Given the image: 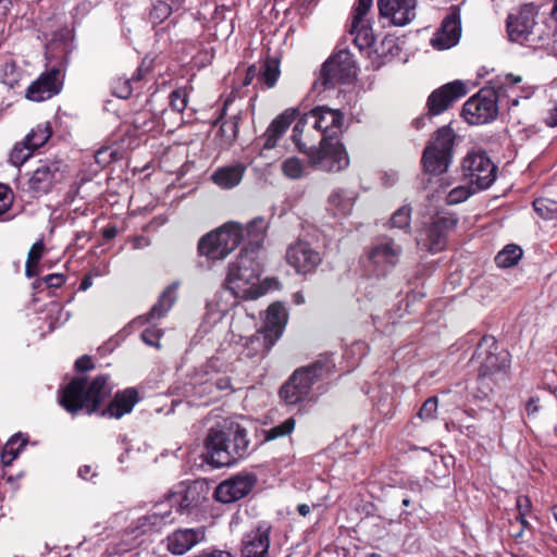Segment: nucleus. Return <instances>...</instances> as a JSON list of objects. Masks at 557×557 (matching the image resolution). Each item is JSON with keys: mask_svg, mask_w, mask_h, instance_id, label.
<instances>
[{"mask_svg": "<svg viewBox=\"0 0 557 557\" xmlns=\"http://www.w3.org/2000/svg\"><path fill=\"white\" fill-rule=\"evenodd\" d=\"M461 36V18L459 7H451L443 18L440 28L433 35L431 45L438 50L449 49L459 42Z\"/></svg>", "mask_w": 557, "mask_h": 557, "instance_id": "nucleus-18", "label": "nucleus"}, {"mask_svg": "<svg viewBox=\"0 0 557 557\" xmlns=\"http://www.w3.org/2000/svg\"><path fill=\"white\" fill-rule=\"evenodd\" d=\"M432 116L433 115L429 114V112L425 114H422L421 116L413 120L412 125L417 129H421L422 127H424L426 121H430Z\"/></svg>", "mask_w": 557, "mask_h": 557, "instance_id": "nucleus-64", "label": "nucleus"}, {"mask_svg": "<svg viewBox=\"0 0 557 557\" xmlns=\"http://www.w3.org/2000/svg\"><path fill=\"white\" fill-rule=\"evenodd\" d=\"M497 101L496 91L482 89L466 101L462 107V115L472 125L492 122L497 117Z\"/></svg>", "mask_w": 557, "mask_h": 557, "instance_id": "nucleus-12", "label": "nucleus"}, {"mask_svg": "<svg viewBox=\"0 0 557 557\" xmlns=\"http://www.w3.org/2000/svg\"><path fill=\"white\" fill-rule=\"evenodd\" d=\"M518 515L527 516L531 508V500L528 496H519L517 498Z\"/></svg>", "mask_w": 557, "mask_h": 557, "instance_id": "nucleus-62", "label": "nucleus"}, {"mask_svg": "<svg viewBox=\"0 0 557 557\" xmlns=\"http://www.w3.org/2000/svg\"><path fill=\"white\" fill-rule=\"evenodd\" d=\"M261 265L253 253L242 251L228 264L224 286L237 299H257L265 293L260 284Z\"/></svg>", "mask_w": 557, "mask_h": 557, "instance_id": "nucleus-4", "label": "nucleus"}, {"mask_svg": "<svg viewBox=\"0 0 557 557\" xmlns=\"http://www.w3.org/2000/svg\"><path fill=\"white\" fill-rule=\"evenodd\" d=\"M546 124L548 126L555 127L557 126V102L554 107L548 111V115L546 117Z\"/></svg>", "mask_w": 557, "mask_h": 557, "instance_id": "nucleus-63", "label": "nucleus"}, {"mask_svg": "<svg viewBox=\"0 0 557 557\" xmlns=\"http://www.w3.org/2000/svg\"><path fill=\"white\" fill-rule=\"evenodd\" d=\"M52 136V128L49 123L39 124L34 127L24 138L28 147L35 151L42 147Z\"/></svg>", "mask_w": 557, "mask_h": 557, "instance_id": "nucleus-37", "label": "nucleus"}, {"mask_svg": "<svg viewBox=\"0 0 557 557\" xmlns=\"http://www.w3.org/2000/svg\"><path fill=\"white\" fill-rule=\"evenodd\" d=\"M373 0H358L352 10L350 25V35L354 36V42L359 50L371 47L374 42V35L367 14L372 8Z\"/></svg>", "mask_w": 557, "mask_h": 557, "instance_id": "nucleus-17", "label": "nucleus"}, {"mask_svg": "<svg viewBox=\"0 0 557 557\" xmlns=\"http://www.w3.org/2000/svg\"><path fill=\"white\" fill-rule=\"evenodd\" d=\"M244 242L243 224L228 221L205 234L198 242V252L210 260H223Z\"/></svg>", "mask_w": 557, "mask_h": 557, "instance_id": "nucleus-6", "label": "nucleus"}, {"mask_svg": "<svg viewBox=\"0 0 557 557\" xmlns=\"http://www.w3.org/2000/svg\"><path fill=\"white\" fill-rule=\"evenodd\" d=\"M271 531L269 523L261 522L245 533L240 545L242 557H269Z\"/></svg>", "mask_w": 557, "mask_h": 557, "instance_id": "nucleus-21", "label": "nucleus"}, {"mask_svg": "<svg viewBox=\"0 0 557 557\" xmlns=\"http://www.w3.org/2000/svg\"><path fill=\"white\" fill-rule=\"evenodd\" d=\"M280 76L278 62L268 59L261 66L260 79L269 87H273Z\"/></svg>", "mask_w": 557, "mask_h": 557, "instance_id": "nucleus-44", "label": "nucleus"}, {"mask_svg": "<svg viewBox=\"0 0 557 557\" xmlns=\"http://www.w3.org/2000/svg\"><path fill=\"white\" fill-rule=\"evenodd\" d=\"M522 82V77L519 75L513 74H507L504 78V82L498 87V91H500L503 88L508 87L512 92L515 87Z\"/></svg>", "mask_w": 557, "mask_h": 557, "instance_id": "nucleus-60", "label": "nucleus"}, {"mask_svg": "<svg viewBox=\"0 0 557 557\" xmlns=\"http://www.w3.org/2000/svg\"><path fill=\"white\" fill-rule=\"evenodd\" d=\"M332 355L321 356L312 364L296 370L280 389V396L288 405H296L309 395L312 385L330 375L335 368Z\"/></svg>", "mask_w": 557, "mask_h": 557, "instance_id": "nucleus-5", "label": "nucleus"}, {"mask_svg": "<svg viewBox=\"0 0 557 557\" xmlns=\"http://www.w3.org/2000/svg\"><path fill=\"white\" fill-rule=\"evenodd\" d=\"M33 153L34 151L24 140L16 143L10 151L9 162L14 166L20 168L32 157Z\"/></svg>", "mask_w": 557, "mask_h": 557, "instance_id": "nucleus-43", "label": "nucleus"}, {"mask_svg": "<svg viewBox=\"0 0 557 557\" xmlns=\"http://www.w3.org/2000/svg\"><path fill=\"white\" fill-rule=\"evenodd\" d=\"M309 120L310 117H308L307 113L302 119L298 120V122L295 124L293 128L292 139L294 144L297 146L298 150L302 153H305L310 147L306 143L301 141V135Z\"/></svg>", "mask_w": 557, "mask_h": 557, "instance_id": "nucleus-50", "label": "nucleus"}, {"mask_svg": "<svg viewBox=\"0 0 557 557\" xmlns=\"http://www.w3.org/2000/svg\"><path fill=\"white\" fill-rule=\"evenodd\" d=\"M314 129L321 132L323 137L333 138L342 132L343 113L327 107H317L308 113Z\"/></svg>", "mask_w": 557, "mask_h": 557, "instance_id": "nucleus-24", "label": "nucleus"}, {"mask_svg": "<svg viewBox=\"0 0 557 557\" xmlns=\"http://www.w3.org/2000/svg\"><path fill=\"white\" fill-rule=\"evenodd\" d=\"M172 14V7L162 0H158L153 3L152 9L149 13V18L152 24L157 25L162 23Z\"/></svg>", "mask_w": 557, "mask_h": 557, "instance_id": "nucleus-48", "label": "nucleus"}, {"mask_svg": "<svg viewBox=\"0 0 557 557\" xmlns=\"http://www.w3.org/2000/svg\"><path fill=\"white\" fill-rule=\"evenodd\" d=\"M237 134L238 117L234 115L230 120L224 121L220 126L218 135L221 137V146H231L236 139Z\"/></svg>", "mask_w": 557, "mask_h": 557, "instance_id": "nucleus-41", "label": "nucleus"}, {"mask_svg": "<svg viewBox=\"0 0 557 557\" xmlns=\"http://www.w3.org/2000/svg\"><path fill=\"white\" fill-rule=\"evenodd\" d=\"M269 222L263 216L251 220L244 228V246L242 251L253 253L262 246Z\"/></svg>", "mask_w": 557, "mask_h": 557, "instance_id": "nucleus-28", "label": "nucleus"}, {"mask_svg": "<svg viewBox=\"0 0 557 557\" xmlns=\"http://www.w3.org/2000/svg\"><path fill=\"white\" fill-rule=\"evenodd\" d=\"M462 171L471 185L476 189L488 188L496 180L497 166L484 151L467 154L462 162Z\"/></svg>", "mask_w": 557, "mask_h": 557, "instance_id": "nucleus-13", "label": "nucleus"}, {"mask_svg": "<svg viewBox=\"0 0 557 557\" xmlns=\"http://www.w3.org/2000/svg\"><path fill=\"white\" fill-rule=\"evenodd\" d=\"M535 212L545 220H550L557 214V201L541 197L533 201Z\"/></svg>", "mask_w": 557, "mask_h": 557, "instance_id": "nucleus-46", "label": "nucleus"}, {"mask_svg": "<svg viewBox=\"0 0 557 557\" xmlns=\"http://www.w3.org/2000/svg\"><path fill=\"white\" fill-rule=\"evenodd\" d=\"M522 249L515 244L505 246L495 257V263L499 268H511L522 258Z\"/></svg>", "mask_w": 557, "mask_h": 557, "instance_id": "nucleus-38", "label": "nucleus"}, {"mask_svg": "<svg viewBox=\"0 0 557 557\" xmlns=\"http://www.w3.org/2000/svg\"><path fill=\"white\" fill-rule=\"evenodd\" d=\"M94 367L95 366H94L91 358L87 355L82 356L75 362V369L78 372H85V371L91 370V369H94Z\"/></svg>", "mask_w": 557, "mask_h": 557, "instance_id": "nucleus-61", "label": "nucleus"}, {"mask_svg": "<svg viewBox=\"0 0 557 557\" xmlns=\"http://www.w3.org/2000/svg\"><path fill=\"white\" fill-rule=\"evenodd\" d=\"M112 388L104 374L96 376L89 384L84 377H74L62 391L60 404L70 413L85 410L91 414L111 395Z\"/></svg>", "mask_w": 557, "mask_h": 557, "instance_id": "nucleus-3", "label": "nucleus"}, {"mask_svg": "<svg viewBox=\"0 0 557 557\" xmlns=\"http://www.w3.org/2000/svg\"><path fill=\"white\" fill-rule=\"evenodd\" d=\"M180 287L178 282L170 284L160 295L158 301L153 305L151 310L148 312L146 320L150 321L153 319H160L172 308L176 298L177 289Z\"/></svg>", "mask_w": 557, "mask_h": 557, "instance_id": "nucleus-33", "label": "nucleus"}, {"mask_svg": "<svg viewBox=\"0 0 557 557\" xmlns=\"http://www.w3.org/2000/svg\"><path fill=\"white\" fill-rule=\"evenodd\" d=\"M12 203L13 194L11 189L4 184H0V216L11 209Z\"/></svg>", "mask_w": 557, "mask_h": 557, "instance_id": "nucleus-54", "label": "nucleus"}, {"mask_svg": "<svg viewBox=\"0 0 557 557\" xmlns=\"http://www.w3.org/2000/svg\"><path fill=\"white\" fill-rule=\"evenodd\" d=\"M472 193L473 191L468 186H457L447 194L446 203L449 206L460 203L467 200Z\"/></svg>", "mask_w": 557, "mask_h": 557, "instance_id": "nucleus-51", "label": "nucleus"}, {"mask_svg": "<svg viewBox=\"0 0 557 557\" xmlns=\"http://www.w3.org/2000/svg\"><path fill=\"white\" fill-rule=\"evenodd\" d=\"M417 0H377L381 17L395 26H405L416 17Z\"/></svg>", "mask_w": 557, "mask_h": 557, "instance_id": "nucleus-23", "label": "nucleus"}, {"mask_svg": "<svg viewBox=\"0 0 557 557\" xmlns=\"http://www.w3.org/2000/svg\"><path fill=\"white\" fill-rule=\"evenodd\" d=\"M203 528L180 529L171 533L168 539V549L174 555H184L194 546L205 541Z\"/></svg>", "mask_w": 557, "mask_h": 557, "instance_id": "nucleus-25", "label": "nucleus"}, {"mask_svg": "<svg viewBox=\"0 0 557 557\" xmlns=\"http://www.w3.org/2000/svg\"><path fill=\"white\" fill-rule=\"evenodd\" d=\"M472 360L478 364V379L476 387L471 393L474 398L482 400L509 379V354L498 349L493 336H484Z\"/></svg>", "mask_w": 557, "mask_h": 557, "instance_id": "nucleus-1", "label": "nucleus"}, {"mask_svg": "<svg viewBox=\"0 0 557 557\" xmlns=\"http://www.w3.org/2000/svg\"><path fill=\"white\" fill-rule=\"evenodd\" d=\"M286 322L287 311L285 307L280 302H274L267 310L262 332L276 342L282 335Z\"/></svg>", "mask_w": 557, "mask_h": 557, "instance_id": "nucleus-29", "label": "nucleus"}, {"mask_svg": "<svg viewBox=\"0 0 557 557\" xmlns=\"http://www.w3.org/2000/svg\"><path fill=\"white\" fill-rule=\"evenodd\" d=\"M257 475L240 472L221 482L214 491V498L223 504H231L247 496L257 484Z\"/></svg>", "mask_w": 557, "mask_h": 557, "instance_id": "nucleus-16", "label": "nucleus"}, {"mask_svg": "<svg viewBox=\"0 0 557 557\" xmlns=\"http://www.w3.org/2000/svg\"><path fill=\"white\" fill-rule=\"evenodd\" d=\"M296 425V420L290 417L283 421L282 423L269 429L264 430V441H273L286 435H289Z\"/></svg>", "mask_w": 557, "mask_h": 557, "instance_id": "nucleus-45", "label": "nucleus"}, {"mask_svg": "<svg viewBox=\"0 0 557 557\" xmlns=\"http://www.w3.org/2000/svg\"><path fill=\"white\" fill-rule=\"evenodd\" d=\"M282 171L287 177L297 180L302 176L305 165L298 158L290 157L283 162Z\"/></svg>", "mask_w": 557, "mask_h": 557, "instance_id": "nucleus-49", "label": "nucleus"}, {"mask_svg": "<svg viewBox=\"0 0 557 557\" xmlns=\"http://www.w3.org/2000/svg\"><path fill=\"white\" fill-rule=\"evenodd\" d=\"M355 74L354 61L350 54L343 50L324 62L319 81L324 89H329L337 84L350 82Z\"/></svg>", "mask_w": 557, "mask_h": 557, "instance_id": "nucleus-15", "label": "nucleus"}, {"mask_svg": "<svg viewBox=\"0 0 557 557\" xmlns=\"http://www.w3.org/2000/svg\"><path fill=\"white\" fill-rule=\"evenodd\" d=\"M132 124L139 133H149L156 127L157 121L149 111L144 110L134 115Z\"/></svg>", "mask_w": 557, "mask_h": 557, "instance_id": "nucleus-47", "label": "nucleus"}, {"mask_svg": "<svg viewBox=\"0 0 557 557\" xmlns=\"http://www.w3.org/2000/svg\"><path fill=\"white\" fill-rule=\"evenodd\" d=\"M437 411V398L430 397L421 406L418 416L422 420H431L435 418Z\"/></svg>", "mask_w": 557, "mask_h": 557, "instance_id": "nucleus-53", "label": "nucleus"}, {"mask_svg": "<svg viewBox=\"0 0 557 557\" xmlns=\"http://www.w3.org/2000/svg\"><path fill=\"white\" fill-rule=\"evenodd\" d=\"M207 461L216 468L228 467L248 456L252 448L245 428L231 424L226 430L211 428L206 438Z\"/></svg>", "mask_w": 557, "mask_h": 557, "instance_id": "nucleus-2", "label": "nucleus"}, {"mask_svg": "<svg viewBox=\"0 0 557 557\" xmlns=\"http://www.w3.org/2000/svg\"><path fill=\"white\" fill-rule=\"evenodd\" d=\"M312 168L325 172H339L349 165L344 145L334 138L322 137L319 148L310 146L305 152Z\"/></svg>", "mask_w": 557, "mask_h": 557, "instance_id": "nucleus-8", "label": "nucleus"}, {"mask_svg": "<svg viewBox=\"0 0 557 557\" xmlns=\"http://www.w3.org/2000/svg\"><path fill=\"white\" fill-rule=\"evenodd\" d=\"M139 400L135 388H126L117 392L110 404L100 412L103 418L120 419L129 413Z\"/></svg>", "mask_w": 557, "mask_h": 557, "instance_id": "nucleus-26", "label": "nucleus"}, {"mask_svg": "<svg viewBox=\"0 0 557 557\" xmlns=\"http://www.w3.org/2000/svg\"><path fill=\"white\" fill-rule=\"evenodd\" d=\"M449 157L434 151V148H425L422 156L423 169L431 175H438L447 171L450 163Z\"/></svg>", "mask_w": 557, "mask_h": 557, "instance_id": "nucleus-34", "label": "nucleus"}, {"mask_svg": "<svg viewBox=\"0 0 557 557\" xmlns=\"http://www.w3.org/2000/svg\"><path fill=\"white\" fill-rule=\"evenodd\" d=\"M535 7L523 5L517 14L507 18L509 39L530 47H543L549 38V32L535 22Z\"/></svg>", "mask_w": 557, "mask_h": 557, "instance_id": "nucleus-7", "label": "nucleus"}, {"mask_svg": "<svg viewBox=\"0 0 557 557\" xmlns=\"http://www.w3.org/2000/svg\"><path fill=\"white\" fill-rule=\"evenodd\" d=\"M42 251H44V243L41 240L36 242L32 246V248L28 252L27 262L38 264V262L41 258Z\"/></svg>", "mask_w": 557, "mask_h": 557, "instance_id": "nucleus-58", "label": "nucleus"}, {"mask_svg": "<svg viewBox=\"0 0 557 557\" xmlns=\"http://www.w3.org/2000/svg\"><path fill=\"white\" fill-rule=\"evenodd\" d=\"M411 207L403 206L398 208L389 219L391 228L409 230L411 223Z\"/></svg>", "mask_w": 557, "mask_h": 557, "instance_id": "nucleus-42", "label": "nucleus"}, {"mask_svg": "<svg viewBox=\"0 0 557 557\" xmlns=\"http://www.w3.org/2000/svg\"><path fill=\"white\" fill-rule=\"evenodd\" d=\"M274 344L275 341L271 338L269 335H267L264 332H257L256 334L246 339L243 350L240 352V358H263Z\"/></svg>", "mask_w": 557, "mask_h": 557, "instance_id": "nucleus-30", "label": "nucleus"}, {"mask_svg": "<svg viewBox=\"0 0 557 557\" xmlns=\"http://www.w3.org/2000/svg\"><path fill=\"white\" fill-rule=\"evenodd\" d=\"M159 504L154 510L131 522L124 532L126 545L135 547L143 543V536L159 532L165 524L172 522L171 509H163Z\"/></svg>", "mask_w": 557, "mask_h": 557, "instance_id": "nucleus-11", "label": "nucleus"}, {"mask_svg": "<svg viewBox=\"0 0 557 557\" xmlns=\"http://www.w3.org/2000/svg\"><path fill=\"white\" fill-rule=\"evenodd\" d=\"M245 171L246 166L242 163L222 166L212 173L211 180L219 187L230 189L242 182Z\"/></svg>", "mask_w": 557, "mask_h": 557, "instance_id": "nucleus-32", "label": "nucleus"}, {"mask_svg": "<svg viewBox=\"0 0 557 557\" xmlns=\"http://www.w3.org/2000/svg\"><path fill=\"white\" fill-rule=\"evenodd\" d=\"M457 224L458 218L454 214L434 218L419 232L417 237L419 248L431 253L443 251L447 246L449 233Z\"/></svg>", "mask_w": 557, "mask_h": 557, "instance_id": "nucleus-10", "label": "nucleus"}, {"mask_svg": "<svg viewBox=\"0 0 557 557\" xmlns=\"http://www.w3.org/2000/svg\"><path fill=\"white\" fill-rule=\"evenodd\" d=\"M161 335H162L161 330H158L154 327H148L143 331L141 339L148 346L159 348L160 347L159 341H160Z\"/></svg>", "mask_w": 557, "mask_h": 557, "instance_id": "nucleus-55", "label": "nucleus"}, {"mask_svg": "<svg viewBox=\"0 0 557 557\" xmlns=\"http://www.w3.org/2000/svg\"><path fill=\"white\" fill-rule=\"evenodd\" d=\"M62 84L61 70L53 67L28 86L26 98L37 102L48 100L61 91Z\"/></svg>", "mask_w": 557, "mask_h": 557, "instance_id": "nucleus-22", "label": "nucleus"}, {"mask_svg": "<svg viewBox=\"0 0 557 557\" xmlns=\"http://www.w3.org/2000/svg\"><path fill=\"white\" fill-rule=\"evenodd\" d=\"M298 113L299 112L297 109H288L276 119H274L261 137V140H263L262 147L264 149L274 148L277 144V140L286 132L292 122L297 117Z\"/></svg>", "mask_w": 557, "mask_h": 557, "instance_id": "nucleus-27", "label": "nucleus"}, {"mask_svg": "<svg viewBox=\"0 0 557 557\" xmlns=\"http://www.w3.org/2000/svg\"><path fill=\"white\" fill-rule=\"evenodd\" d=\"M329 206L334 215H347L352 209L354 197L345 190H335L329 197Z\"/></svg>", "mask_w": 557, "mask_h": 557, "instance_id": "nucleus-36", "label": "nucleus"}, {"mask_svg": "<svg viewBox=\"0 0 557 557\" xmlns=\"http://www.w3.org/2000/svg\"><path fill=\"white\" fill-rule=\"evenodd\" d=\"M170 106L174 111L178 113L183 112L187 106V96L185 90L176 89L172 91L170 95Z\"/></svg>", "mask_w": 557, "mask_h": 557, "instance_id": "nucleus-52", "label": "nucleus"}, {"mask_svg": "<svg viewBox=\"0 0 557 557\" xmlns=\"http://www.w3.org/2000/svg\"><path fill=\"white\" fill-rule=\"evenodd\" d=\"M26 445V440H21L20 435L12 436L5 444L2 454L1 462L3 466H10L18 456L20 451Z\"/></svg>", "mask_w": 557, "mask_h": 557, "instance_id": "nucleus-40", "label": "nucleus"}, {"mask_svg": "<svg viewBox=\"0 0 557 557\" xmlns=\"http://www.w3.org/2000/svg\"><path fill=\"white\" fill-rule=\"evenodd\" d=\"M455 141V133L450 126H443L437 129L433 141L426 148H434V151L441 152L451 158Z\"/></svg>", "mask_w": 557, "mask_h": 557, "instance_id": "nucleus-35", "label": "nucleus"}, {"mask_svg": "<svg viewBox=\"0 0 557 557\" xmlns=\"http://www.w3.org/2000/svg\"><path fill=\"white\" fill-rule=\"evenodd\" d=\"M141 78V69H138L133 78L116 77L111 83L112 94L121 99H127L132 92V81H139Z\"/></svg>", "mask_w": 557, "mask_h": 557, "instance_id": "nucleus-39", "label": "nucleus"}, {"mask_svg": "<svg viewBox=\"0 0 557 557\" xmlns=\"http://www.w3.org/2000/svg\"><path fill=\"white\" fill-rule=\"evenodd\" d=\"M42 281L46 283L47 286L58 288L63 285V283L65 282V278H64L63 274L53 273V274L46 275L42 278Z\"/></svg>", "mask_w": 557, "mask_h": 557, "instance_id": "nucleus-59", "label": "nucleus"}, {"mask_svg": "<svg viewBox=\"0 0 557 557\" xmlns=\"http://www.w3.org/2000/svg\"><path fill=\"white\" fill-rule=\"evenodd\" d=\"M64 178L60 160H40L27 181L28 190L35 196L47 195Z\"/></svg>", "mask_w": 557, "mask_h": 557, "instance_id": "nucleus-14", "label": "nucleus"}, {"mask_svg": "<svg viewBox=\"0 0 557 557\" xmlns=\"http://www.w3.org/2000/svg\"><path fill=\"white\" fill-rule=\"evenodd\" d=\"M468 94L467 86L461 81L447 83L431 92L426 101L429 114L440 115L445 112L456 100Z\"/></svg>", "mask_w": 557, "mask_h": 557, "instance_id": "nucleus-20", "label": "nucleus"}, {"mask_svg": "<svg viewBox=\"0 0 557 557\" xmlns=\"http://www.w3.org/2000/svg\"><path fill=\"white\" fill-rule=\"evenodd\" d=\"M18 82V73L16 66L13 63H7L4 65V78L3 83L10 87H14Z\"/></svg>", "mask_w": 557, "mask_h": 557, "instance_id": "nucleus-56", "label": "nucleus"}, {"mask_svg": "<svg viewBox=\"0 0 557 557\" xmlns=\"http://www.w3.org/2000/svg\"><path fill=\"white\" fill-rule=\"evenodd\" d=\"M403 247L393 238L376 239L367 251L366 269L370 275L385 277L400 260Z\"/></svg>", "mask_w": 557, "mask_h": 557, "instance_id": "nucleus-9", "label": "nucleus"}, {"mask_svg": "<svg viewBox=\"0 0 557 557\" xmlns=\"http://www.w3.org/2000/svg\"><path fill=\"white\" fill-rule=\"evenodd\" d=\"M286 261L297 273L307 274L315 270L322 258L308 242L297 240L287 247Z\"/></svg>", "mask_w": 557, "mask_h": 557, "instance_id": "nucleus-19", "label": "nucleus"}, {"mask_svg": "<svg viewBox=\"0 0 557 557\" xmlns=\"http://www.w3.org/2000/svg\"><path fill=\"white\" fill-rule=\"evenodd\" d=\"M206 384H207V386H208L207 388L209 389L210 393L212 392L213 386L218 391H226V389L231 388V380L228 376H219L214 381H209Z\"/></svg>", "mask_w": 557, "mask_h": 557, "instance_id": "nucleus-57", "label": "nucleus"}, {"mask_svg": "<svg viewBox=\"0 0 557 557\" xmlns=\"http://www.w3.org/2000/svg\"><path fill=\"white\" fill-rule=\"evenodd\" d=\"M199 503V494L195 485H189L185 488L172 493L166 504H163V509L168 507H175L180 513H188Z\"/></svg>", "mask_w": 557, "mask_h": 557, "instance_id": "nucleus-31", "label": "nucleus"}]
</instances>
